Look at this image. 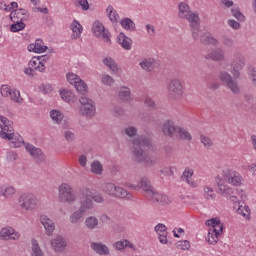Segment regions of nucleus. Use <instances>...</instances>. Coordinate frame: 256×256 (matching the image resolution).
<instances>
[{
	"instance_id": "1",
	"label": "nucleus",
	"mask_w": 256,
	"mask_h": 256,
	"mask_svg": "<svg viewBox=\"0 0 256 256\" xmlns=\"http://www.w3.org/2000/svg\"><path fill=\"white\" fill-rule=\"evenodd\" d=\"M216 185L218 187L217 193L221 195V197H225L226 199H230L232 203H239V198L233 195V188L229 187L227 183L230 185H234L235 187H239L241 183H243V177L241 174L231 168H224L215 178Z\"/></svg>"
},
{
	"instance_id": "2",
	"label": "nucleus",
	"mask_w": 256,
	"mask_h": 256,
	"mask_svg": "<svg viewBox=\"0 0 256 256\" xmlns=\"http://www.w3.org/2000/svg\"><path fill=\"white\" fill-rule=\"evenodd\" d=\"M153 144L151 138L147 136H138L132 140L131 155L134 163H143L145 167H155L157 158L149 155L147 149H151Z\"/></svg>"
},
{
	"instance_id": "3",
	"label": "nucleus",
	"mask_w": 256,
	"mask_h": 256,
	"mask_svg": "<svg viewBox=\"0 0 256 256\" xmlns=\"http://www.w3.org/2000/svg\"><path fill=\"white\" fill-rule=\"evenodd\" d=\"M102 191L114 197L115 199H133V195L129 193L125 188L115 185V183L106 182L102 185Z\"/></svg>"
},
{
	"instance_id": "4",
	"label": "nucleus",
	"mask_w": 256,
	"mask_h": 256,
	"mask_svg": "<svg viewBox=\"0 0 256 256\" xmlns=\"http://www.w3.org/2000/svg\"><path fill=\"white\" fill-rule=\"evenodd\" d=\"M79 209L84 213L87 211H91L93 207H95V203L93 202V190L89 188H82L79 191Z\"/></svg>"
},
{
	"instance_id": "5",
	"label": "nucleus",
	"mask_w": 256,
	"mask_h": 256,
	"mask_svg": "<svg viewBox=\"0 0 256 256\" xmlns=\"http://www.w3.org/2000/svg\"><path fill=\"white\" fill-rule=\"evenodd\" d=\"M58 197L61 203H68L69 205L77 201V195H75L73 187L65 182L58 187Z\"/></svg>"
},
{
	"instance_id": "6",
	"label": "nucleus",
	"mask_w": 256,
	"mask_h": 256,
	"mask_svg": "<svg viewBox=\"0 0 256 256\" xmlns=\"http://www.w3.org/2000/svg\"><path fill=\"white\" fill-rule=\"evenodd\" d=\"M79 103L81 104L79 108L80 115L87 117L88 119L95 117L97 108L95 107V102L92 99L87 96H81L79 98Z\"/></svg>"
},
{
	"instance_id": "7",
	"label": "nucleus",
	"mask_w": 256,
	"mask_h": 256,
	"mask_svg": "<svg viewBox=\"0 0 256 256\" xmlns=\"http://www.w3.org/2000/svg\"><path fill=\"white\" fill-rule=\"evenodd\" d=\"M168 93L170 97H172V99H176V101H181L185 93V87H183V82H181V80L177 78L170 80L168 84Z\"/></svg>"
},
{
	"instance_id": "8",
	"label": "nucleus",
	"mask_w": 256,
	"mask_h": 256,
	"mask_svg": "<svg viewBox=\"0 0 256 256\" xmlns=\"http://www.w3.org/2000/svg\"><path fill=\"white\" fill-rule=\"evenodd\" d=\"M0 137L6 141H11L10 147H14V149H17L23 145V140L15 139V133L13 132V126L11 125V122L0 131Z\"/></svg>"
},
{
	"instance_id": "9",
	"label": "nucleus",
	"mask_w": 256,
	"mask_h": 256,
	"mask_svg": "<svg viewBox=\"0 0 256 256\" xmlns=\"http://www.w3.org/2000/svg\"><path fill=\"white\" fill-rule=\"evenodd\" d=\"M37 197L31 193H24L18 199V205L24 211H33L37 207Z\"/></svg>"
},
{
	"instance_id": "10",
	"label": "nucleus",
	"mask_w": 256,
	"mask_h": 256,
	"mask_svg": "<svg viewBox=\"0 0 256 256\" xmlns=\"http://www.w3.org/2000/svg\"><path fill=\"white\" fill-rule=\"evenodd\" d=\"M245 67V57L241 53H235L231 62V74L234 79H239L241 77V71Z\"/></svg>"
},
{
	"instance_id": "11",
	"label": "nucleus",
	"mask_w": 256,
	"mask_h": 256,
	"mask_svg": "<svg viewBox=\"0 0 256 256\" xmlns=\"http://www.w3.org/2000/svg\"><path fill=\"white\" fill-rule=\"evenodd\" d=\"M92 32L98 39H102L105 43L111 44V33L105 29V26L100 21H95L92 25Z\"/></svg>"
},
{
	"instance_id": "12",
	"label": "nucleus",
	"mask_w": 256,
	"mask_h": 256,
	"mask_svg": "<svg viewBox=\"0 0 256 256\" xmlns=\"http://www.w3.org/2000/svg\"><path fill=\"white\" fill-rule=\"evenodd\" d=\"M178 128L179 126L175 125V121L168 119L162 123L160 131L164 137H167L168 139H175Z\"/></svg>"
},
{
	"instance_id": "13",
	"label": "nucleus",
	"mask_w": 256,
	"mask_h": 256,
	"mask_svg": "<svg viewBox=\"0 0 256 256\" xmlns=\"http://www.w3.org/2000/svg\"><path fill=\"white\" fill-rule=\"evenodd\" d=\"M184 19L189 22L192 37L194 41H197V39H199V29L201 27V24L199 23V14L192 12L191 14H188L187 17H185Z\"/></svg>"
},
{
	"instance_id": "14",
	"label": "nucleus",
	"mask_w": 256,
	"mask_h": 256,
	"mask_svg": "<svg viewBox=\"0 0 256 256\" xmlns=\"http://www.w3.org/2000/svg\"><path fill=\"white\" fill-rule=\"evenodd\" d=\"M50 245L55 253H63L67 249V239L61 235H58L51 239Z\"/></svg>"
},
{
	"instance_id": "15",
	"label": "nucleus",
	"mask_w": 256,
	"mask_h": 256,
	"mask_svg": "<svg viewBox=\"0 0 256 256\" xmlns=\"http://www.w3.org/2000/svg\"><path fill=\"white\" fill-rule=\"evenodd\" d=\"M21 238V234L19 232H16L15 229L11 227H4L0 231V239L2 241H18V239Z\"/></svg>"
},
{
	"instance_id": "16",
	"label": "nucleus",
	"mask_w": 256,
	"mask_h": 256,
	"mask_svg": "<svg viewBox=\"0 0 256 256\" xmlns=\"http://www.w3.org/2000/svg\"><path fill=\"white\" fill-rule=\"evenodd\" d=\"M148 199H151L152 203H156L157 205L162 206L170 205L171 203V199L169 198V196L161 194L155 190L154 192H150V196L148 197Z\"/></svg>"
},
{
	"instance_id": "17",
	"label": "nucleus",
	"mask_w": 256,
	"mask_h": 256,
	"mask_svg": "<svg viewBox=\"0 0 256 256\" xmlns=\"http://www.w3.org/2000/svg\"><path fill=\"white\" fill-rule=\"evenodd\" d=\"M40 223L41 225H43L46 235L48 237H51V235H53V233L55 232V222L47 215H41Z\"/></svg>"
},
{
	"instance_id": "18",
	"label": "nucleus",
	"mask_w": 256,
	"mask_h": 256,
	"mask_svg": "<svg viewBox=\"0 0 256 256\" xmlns=\"http://www.w3.org/2000/svg\"><path fill=\"white\" fill-rule=\"evenodd\" d=\"M25 149L28 151V153H30L31 157H33V159L39 163L45 161V154L40 148H37L31 144H26Z\"/></svg>"
},
{
	"instance_id": "19",
	"label": "nucleus",
	"mask_w": 256,
	"mask_h": 256,
	"mask_svg": "<svg viewBox=\"0 0 256 256\" xmlns=\"http://www.w3.org/2000/svg\"><path fill=\"white\" fill-rule=\"evenodd\" d=\"M198 34H199V30H198ZM199 37H200V43H202V45H212L213 47H217L219 45V40L211 36L209 32L200 33V35H198V38Z\"/></svg>"
},
{
	"instance_id": "20",
	"label": "nucleus",
	"mask_w": 256,
	"mask_h": 256,
	"mask_svg": "<svg viewBox=\"0 0 256 256\" xmlns=\"http://www.w3.org/2000/svg\"><path fill=\"white\" fill-rule=\"evenodd\" d=\"M90 249H92L94 253H97V255H111L109 247L101 242H92Z\"/></svg>"
},
{
	"instance_id": "21",
	"label": "nucleus",
	"mask_w": 256,
	"mask_h": 256,
	"mask_svg": "<svg viewBox=\"0 0 256 256\" xmlns=\"http://www.w3.org/2000/svg\"><path fill=\"white\" fill-rule=\"evenodd\" d=\"M206 59H210V61H223L225 59V50L223 48H214L206 55Z\"/></svg>"
},
{
	"instance_id": "22",
	"label": "nucleus",
	"mask_w": 256,
	"mask_h": 256,
	"mask_svg": "<svg viewBox=\"0 0 256 256\" xmlns=\"http://www.w3.org/2000/svg\"><path fill=\"white\" fill-rule=\"evenodd\" d=\"M176 137L180 141H193V136L191 135V132L181 126H178V129L176 130Z\"/></svg>"
},
{
	"instance_id": "23",
	"label": "nucleus",
	"mask_w": 256,
	"mask_h": 256,
	"mask_svg": "<svg viewBox=\"0 0 256 256\" xmlns=\"http://www.w3.org/2000/svg\"><path fill=\"white\" fill-rule=\"evenodd\" d=\"M117 39H118L119 45H121V47H122L123 49H125L126 51H130L131 45H132V43H133V40H131V38L127 37V36L125 35V33L121 32V33L118 35Z\"/></svg>"
},
{
	"instance_id": "24",
	"label": "nucleus",
	"mask_w": 256,
	"mask_h": 256,
	"mask_svg": "<svg viewBox=\"0 0 256 256\" xmlns=\"http://www.w3.org/2000/svg\"><path fill=\"white\" fill-rule=\"evenodd\" d=\"M28 51L33 53H45L47 46L43 45V40H36L34 44L28 45Z\"/></svg>"
},
{
	"instance_id": "25",
	"label": "nucleus",
	"mask_w": 256,
	"mask_h": 256,
	"mask_svg": "<svg viewBox=\"0 0 256 256\" xmlns=\"http://www.w3.org/2000/svg\"><path fill=\"white\" fill-rule=\"evenodd\" d=\"M71 30L73 32L71 39L77 40L81 37V33H83V26L77 20H74L71 24Z\"/></svg>"
},
{
	"instance_id": "26",
	"label": "nucleus",
	"mask_w": 256,
	"mask_h": 256,
	"mask_svg": "<svg viewBox=\"0 0 256 256\" xmlns=\"http://www.w3.org/2000/svg\"><path fill=\"white\" fill-rule=\"evenodd\" d=\"M84 215H85V212H83V210H80V208H78L76 211L70 214L69 222L71 223V225H79Z\"/></svg>"
},
{
	"instance_id": "27",
	"label": "nucleus",
	"mask_w": 256,
	"mask_h": 256,
	"mask_svg": "<svg viewBox=\"0 0 256 256\" xmlns=\"http://www.w3.org/2000/svg\"><path fill=\"white\" fill-rule=\"evenodd\" d=\"M84 225L89 231H95L99 227V219L95 216H88L84 221Z\"/></svg>"
},
{
	"instance_id": "28",
	"label": "nucleus",
	"mask_w": 256,
	"mask_h": 256,
	"mask_svg": "<svg viewBox=\"0 0 256 256\" xmlns=\"http://www.w3.org/2000/svg\"><path fill=\"white\" fill-rule=\"evenodd\" d=\"M141 69L143 71H147L148 73H151L153 69H155V59L153 58H145L139 63Z\"/></svg>"
},
{
	"instance_id": "29",
	"label": "nucleus",
	"mask_w": 256,
	"mask_h": 256,
	"mask_svg": "<svg viewBox=\"0 0 256 256\" xmlns=\"http://www.w3.org/2000/svg\"><path fill=\"white\" fill-rule=\"evenodd\" d=\"M225 86L231 91L232 95H241V86L235 78H232Z\"/></svg>"
},
{
	"instance_id": "30",
	"label": "nucleus",
	"mask_w": 256,
	"mask_h": 256,
	"mask_svg": "<svg viewBox=\"0 0 256 256\" xmlns=\"http://www.w3.org/2000/svg\"><path fill=\"white\" fill-rule=\"evenodd\" d=\"M140 187L143 189V191H145L147 197H150L151 193H154L155 191L153 186H151V181H149L147 177H144L140 180Z\"/></svg>"
},
{
	"instance_id": "31",
	"label": "nucleus",
	"mask_w": 256,
	"mask_h": 256,
	"mask_svg": "<svg viewBox=\"0 0 256 256\" xmlns=\"http://www.w3.org/2000/svg\"><path fill=\"white\" fill-rule=\"evenodd\" d=\"M29 67L33 68L35 71H39V73H45V65H41V61L39 60L38 56L32 58L29 62Z\"/></svg>"
},
{
	"instance_id": "32",
	"label": "nucleus",
	"mask_w": 256,
	"mask_h": 256,
	"mask_svg": "<svg viewBox=\"0 0 256 256\" xmlns=\"http://www.w3.org/2000/svg\"><path fill=\"white\" fill-rule=\"evenodd\" d=\"M206 241L209 243V245H217V243H219V232H216L215 229L210 228L208 230Z\"/></svg>"
},
{
	"instance_id": "33",
	"label": "nucleus",
	"mask_w": 256,
	"mask_h": 256,
	"mask_svg": "<svg viewBox=\"0 0 256 256\" xmlns=\"http://www.w3.org/2000/svg\"><path fill=\"white\" fill-rule=\"evenodd\" d=\"M203 197L207 201H213L217 197V195L215 194V190L213 189V187H211L209 185H204L203 186Z\"/></svg>"
},
{
	"instance_id": "34",
	"label": "nucleus",
	"mask_w": 256,
	"mask_h": 256,
	"mask_svg": "<svg viewBox=\"0 0 256 256\" xmlns=\"http://www.w3.org/2000/svg\"><path fill=\"white\" fill-rule=\"evenodd\" d=\"M102 62L106 67H108V69H110V71H112V73H117V71H119V66L117 65L115 59L111 57H106L103 59Z\"/></svg>"
},
{
	"instance_id": "35",
	"label": "nucleus",
	"mask_w": 256,
	"mask_h": 256,
	"mask_svg": "<svg viewBox=\"0 0 256 256\" xmlns=\"http://www.w3.org/2000/svg\"><path fill=\"white\" fill-rule=\"evenodd\" d=\"M118 97L121 99V101L129 103V101H131V89L128 87H121L118 92Z\"/></svg>"
},
{
	"instance_id": "36",
	"label": "nucleus",
	"mask_w": 256,
	"mask_h": 256,
	"mask_svg": "<svg viewBox=\"0 0 256 256\" xmlns=\"http://www.w3.org/2000/svg\"><path fill=\"white\" fill-rule=\"evenodd\" d=\"M191 12V7H189V5L185 2H182L179 4V13H178V17H180V19H185V17H187L188 15H190Z\"/></svg>"
},
{
	"instance_id": "37",
	"label": "nucleus",
	"mask_w": 256,
	"mask_h": 256,
	"mask_svg": "<svg viewBox=\"0 0 256 256\" xmlns=\"http://www.w3.org/2000/svg\"><path fill=\"white\" fill-rule=\"evenodd\" d=\"M50 117L54 123H56L57 125H61L65 115H63V112L61 111L52 110L50 111Z\"/></svg>"
},
{
	"instance_id": "38",
	"label": "nucleus",
	"mask_w": 256,
	"mask_h": 256,
	"mask_svg": "<svg viewBox=\"0 0 256 256\" xmlns=\"http://www.w3.org/2000/svg\"><path fill=\"white\" fill-rule=\"evenodd\" d=\"M12 23H14L10 26V31H12V33H17L25 29V23H23V18H21L20 20H12Z\"/></svg>"
},
{
	"instance_id": "39",
	"label": "nucleus",
	"mask_w": 256,
	"mask_h": 256,
	"mask_svg": "<svg viewBox=\"0 0 256 256\" xmlns=\"http://www.w3.org/2000/svg\"><path fill=\"white\" fill-rule=\"evenodd\" d=\"M23 15H27V11L25 9H16L10 13V20L21 21V19H23Z\"/></svg>"
},
{
	"instance_id": "40",
	"label": "nucleus",
	"mask_w": 256,
	"mask_h": 256,
	"mask_svg": "<svg viewBox=\"0 0 256 256\" xmlns=\"http://www.w3.org/2000/svg\"><path fill=\"white\" fill-rule=\"evenodd\" d=\"M121 27L125 29V31H135V22L131 20V18H124L120 22Z\"/></svg>"
},
{
	"instance_id": "41",
	"label": "nucleus",
	"mask_w": 256,
	"mask_h": 256,
	"mask_svg": "<svg viewBox=\"0 0 256 256\" xmlns=\"http://www.w3.org/2000/svg\"><path fill=\"white\" fill-rule=\"evenodd\" d=\"M60 96L66 103H73V101H75V95L70 90L63 89L60 91Z\"/></svg>"
},
{
	"instance_id": "42",
	"label": "nucleus",
	"mask_w": 256,
	"mask_h": 256,
	"mask_svg": "<svg viewBox=\"0 0 256 256\" xmlns=\"http://www.w3.org/2000/svg\"><path fill=\"white\" fill-rule=\"evenodd\" d=\"M31 256H45L37 240L32 239Z\"/></svg>"
},
{
	"instance_id": "43",
	"label": "nucleus",
	"mask_w": 256,
	"mask_h": 256,
	"mask_svg": "<svg viewBox=\"0 0 256 256\" xmlns=\"http://www.w3.org/2000/svg\"><path fill=\"white\" fill-rule=\"evenodd\" d=\"M0 195L2 197H13L15 195V188L13 186H1L0 187Z\"/></svg>"
},
{
	"instance_id": "44",
	"label": "nucleus",
	"mask_w": 256,
	"mask_h": 256,
	"mask_svg": "<svg viewBox=\"0 0 256 256\" xmlns=\"http://www.w3.org/2000/svg\"><path fill=\"white\" fill-rule=\"evenodd\" d=\"M91 173L94 175H103V164L99 160H95L91 164Z\"/></svg>"
},
{
	"instance_id": "45",
	"label": "nucleus",
	"mask_w": 256,
	"mask_h": 256,
	"mask_svg": "<svg viewBox=\"0 0 256 256\" xmlns=\"http://www.w3.org/2000/svg\"><path fill=\"white\" fill-rule=\"evenodd\" d=\"M74 87L82 97H87V84L83 80L80 79Z\"/></svg>"
},
{
	"instance_id": "46",
	"label": "nucleus",
	"mask_w": 256,
	"mask_h": 256,
	"mask_svg": "<svg viewBox=\"0 0 256 256\" xmlns=\"http://www.w3.org/2000/svg\"><path fill=\"white\" fill-rule=\"evenodd\" d=\"M218 79L221 81V83H223L224 85H226L228 82H230L232 79H235L234 76H231V74H229V72L222 70L218 73Z\"/></svg>"
},
{
	"instance_id": "47",
	"label": "nucleus",
	"mask_w": 256,
	"mask_h": 256,
	"mask_svg": "<svg viewBox=\"0 0 256 256\" xmlns=\"http://www.w3.org/2000/svg\"><path fill=\"white\" fill-rule=\"evenodd\" d=\"M106 11L108 13V17L111 23H117L119 21V14L115 11L113 6H108Z\"/></svg>"
},
{
	"instance_id": "48",
	"label": "nucleus",
	"mask_w": 256,
	"mask_h": 256,
	"mask_svg": "<svg viewBox=\"0 0 256 256\" xmlns=\"http://www.w3.org/2000/svg\"><path fill=\"white\" fill-rule=\"evenodd\" d=\"M236 211L238 215H242L244 219H249L251 217V209H249V206L240 205Z\"/></svg>"
},
{
	"instance_id": "49",
	"label": "nucleus",
	"mask_w": 256,
	"mask_h": 256,
	"mask_svg": "<svg viewBox=\"0 0 256 256\" xmlns=\"http://www.w3.org/2000/svg\"><path fill=\"white\" fill-rule=\"evenodd\" d=\"M205 225H207L208 227H212L211 229L218 227L219 231H221L222 229L221 220H219V218H211L205 222Z\"/></svg>"
},
{
	"instance_id": "50",
	"label": "nucleus",
	"mask_w": 256,
	"mask_h": 256,
	"mask_svg": "<svg viewBox=\"0 0 256 256\" xmlns=\"http://www.w3.org/2000/svg\"><path fill=\"white\" fill-rule=\"evenodd\" d=\"M11 101H14V103H18L21 105L23 103V98H21V93L19 90H12L10 94Z\"/></svg>"
},
{
	"instance_id": "51",
	"label": "nucleus",
	"mask_w": 256,
	"mask_h": 256,
	"mask_svg": "<svg viewBox=\"0 0 256 256\" xmlns=\"http://www.w3.org/2000/svg\"><path fill=\"white\" fill-rule=\"evenodd\" d=\"M176 248L180 249L181 251H187L191 249V242H189L188 240L178 241L176 243Z\"/></svg>"
},
{
	"instance_id": "52",
	"label": "nucleus",
	"mask_w": 256,
	"mask_h": 256,
	"mask_svg": "<svg viewBox=\"0 0 256 256\" xmlns=\"http://www.w3.org/2000/svg\"><path fill=\"white\" fill-rule=\"evenodd\" d=\"M63 136H64L65 141H67V143H73V141H75V139L77 138L75 136V132H73L71 130L64 131Z\"/></svg>"
},
{
	"instance_id": "53",
	"label": "nucleus",
	"mask_w": 256,
	"mask_h": 256,
	"mask_svg": "<svg viewBox=\"0 0 256 256\" xmlns=\"http://www.w3.org/2000/svg\"><path fill=\"white\" fill-rule=\"evenodd\" d=\"M175 171H177V168L175 167H165L160 171V173L165 177H173L175 175Z\"/></svg>"
},
{
	"instance_id": "54",
	"label": "nucleus",
	"mask_w": 256,
	"mask_h": 256,
	"mask_svg": "<svg viewBox=\"0 0 256 256\" xmlns=\"http://www.w3.org/2000/svg\"><path fill=\"white\" fill-rule=\"evenodd\" d=\"M200 141L206 149H210V147H213V140H211V138H209L207 136L202 135L200 137Z\"/></svg>"
},
{
	"instance_id": "55",
	"label": "nucleus",
	"mask_w": 256,
	"mask_h": 256,
	"mask_svg": "<svg viewBox=\"0 0 256 256\" xmlns=\"http://www.w3.org/2000/svg\"><path fill=\"white\" fill-rule=\"evenodd\" d=\"M101 80L104 85H107V87H111V85H113V83H115V79H113V77H111L108 74L102 75Z\"/></svg>"
},
{
	"instance_id": "56",
	"label": "nucleus",
	"mask_w": 256,
	"mask_h": 256,
	"mask_svg": "<svg viewBox=\"0 0 256 256\" xmlns=\"http://www.w3.org/2000/svg\"><path fill=\"white\" fill-rule=\"evenodd\" d=\"M222 45H224V47H227V49H231L235 47V41L230 37H224L222 39Z\"/></svg>"
},
{
	"instance_id": "57",
	"label": "nucleus",
	"mask_w": 256,
	"mask_h": 256,
	"mask_svg": "<svg viewBox=\"0 0 256 256\" xmlns=\"http://www.w3.org/2000/svg\"><path fill=\"white\" fill-rule=\"evenodd\" d=\"M66 77L70 85H75L78 81L81 80V78H79L77 74H73V73H68Z\"/></svg>"
},
{
	"instance_id": "58",
	"label": "nucleus",
	"mask_w": 256,
	"mask_h": 256,
	"mask_svg": "<svg viewBox=\"0 0 256 256\" xmlns=\"http://www.w3.org/2000/svg\"><path fill=\"white\" fill-rule=\"evenodd\" d=\"M248 77H249L250 81H252L253 87H255V89H256V70H255V68H249Z\"/></svg>"
},
{
	"instance_id": "59",
	"label": "nucleus",
	"mask_w": 256,
	"mask_h": 256,
	"mask_svg": "<svg viewBox=\"0 0 256 256\" xmlns=\"http://www.w3.org/2000/svg\"><path fill=\"white\" fill-rule=\"evenodd\" d=\"M125 135H127V137H135V135H137V128H135L134 126H129L127 128H125L124 130Z\"/></svg>"
},
{
	"instance_id": "60",
	"label": "nucleus",
	"mask_w": 256,
	"mask_h": 256,
	"mask_svg": "<svg viewBox=\"0 0 256 256\" xmlns=\"http://www.w3.org/2000/svg\"><path fill=\"white\" fill-rule=\"evenodd\" d=\"M231 14L238 21H241V22L245 21V16L238 9H232Z\"/></svg>"
},
{
	"instance_id": "61",
	"label": "nucleus",
	"mask_w": 256,
	"mask_h": 256,
	"mask_svg": "<svg viewBox=\"0 0 256 256\" xmlns=\"http://www.w3.org/2000/svg\"><path fill=\"white\" fill-rule=\"evenodd\" d=\"M76 7H81L83 11H89V2L87 0H76Z\"/></svg>"
},
{
	"instance_id": "62",
	"label": "nucleus",
	"mask_w": 256,
	"mask_h": 256,
	"mask_svg": "<svg viewBox=\"0 0 256 256\" xmlns=\"http://www.w3.org/2000/svg\"><path fill=\"white\" fill-rule=\"evenodd\" d=\"M12 91L13 90L9 86H7V85H3L1 87V95H2V97H10Z\"/></svg>"
},
{
	"instance_id": "63",
	"label": "nucleus",
	"mask_w": 256,
	"mask_h": 256,
	"mask_svg": "<svg viewBox=\"0 0 256 256\" xmlns=\"http://www.w3.org/2000/svg\"><path fill=\"white\" fill-rule=\"evenodd\" d=\"M112 247H114V249L116 251H123V249H125V240H121V241H117L115 242Z\"/></svg>"
},
{
	"instance_id": "64",
	"label": "nucleus",
	"mask_w": 256,
	"mask_h": 256,
	"mask_svg": "<svg viewBox=\"0 0 256 256\" xmlns=\"http://www.w3.org/2000/svg\"><path fill=\"white\" fill-rule=\"evenodd\" d=\"M92 201H95V203H103V201H105V199L103 198V195H101L99 193H95L92 190Z\"/></svg>"
}]
</instances>
